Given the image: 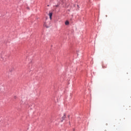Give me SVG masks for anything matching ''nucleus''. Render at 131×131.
<instances>
[{"label": "nucleus", "mask_w": 131, "mask_h": 131, "mask_svg": "<svg viewBox=\"0 0 131 131\" xmlns=\"http://www.w3.org/2000/svg\"><path fill=\"white\" fill-rule=\"evenodd\" d=\"M50 23H44V27H46V28H48L50 27Z\"/></svg>", "instance_id": "f257e3e1"}, {"label": "nucleus", "mask_w": 131, "mask_h": 131, "mask_svg": "<svg viewBox=\"0 0 131 131\" xmlns=\"http://www.w3.org/2000/svg\"><path fill=\"white\" fill-rule=\"evenodd\" d=\"M64 24L66 25H69V21H66L65 23H64Z\"/></svg>", "instance_id": "7ed1b4c3"}, {"label": "nucleus", "mask_w": 131, "mask_h": 131, "mask_svg": "<svg viewBox=\"0 0 131 131\" xmlns=\"http://www.w3.org/2000/svg\"><path fill=\"white\" fill-rule=\"evenodd\" d=\"M66 118V115L64 114V115L63 116V117H62V120H64Z\"/></svg>", "instance_id": "20e7f679"}, {"label": "nucleus", "mask_w": 131, "mask_h": 131, "mask_svg": "<svg viewBox=\"0 0 131 131\" xmlns=\"http://www.w3.org/2000/svg\"><path fill=\"white\" fill-rule=\"evenodd\" d=\"M49 16H50V19H52V13L50 12V13H49Z\"/></svg>", "instance_id": "f03ea898"}]
</instances>
